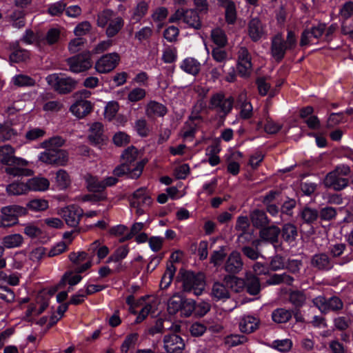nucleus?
<instances>
[{"label":"nucleus","mask_w":353,"mask_h":353,"mask_svg":"<svg viewBox=\"0 0 353 353\" xmlns=\"http://www.w3.org/2000/svg\"><path fill=\"white\" fill-rule=\"evenodd\" d=\"M296 44V36L292 30L288 31L285 40L281 33H277L271 39L270 54L276 62H281L286 52L293 50Z\"/></svg>","instance_id":"f257e3e1"},{"label":"nucleus","mask_w":353,"mask_h":353,"mask_svg":"<svg viewBox=\"0 0 353 353\" xmlns=\"http://www.w3.org/2000/svg\"><path fill=\"white\" fill-rule=\"evenodd\" d=\"M350 173V166L343 164L337 165L334 170L327 174L324 179V185L336 191H341L348 186L349 179L346 176Z\"/></svg>","instance_id":"f03ea898"},{"label":"nucleus","mask_w":353,"mask_h":353,"mask_svg":"<svg viewBox=\"0 0 353 353\" xmlns=\"http://www.w3.org/2000/svg\"><path fill=\"white\" fill-rule=\"evenodd\" d=\"M179 274L181 276L184 292H192L196 296L201 294L205 288L204 275L203 274H195L193 272L181 270Z\"/></svg>","instance_id":"7ed1b4c3"},{"label":"nucleus","mask_w":353,"mask_h":353,"mask_svg":"<svg viewBox=\"0 0 353 353\" xmlns=\"http://www.w3.org/2000/svg\"><path fill=\"white\" fill-rule=\"evenodd\" d=\"M46 81L51 88L60 94H67L74 90L78 81L71 77L52 74L46 77Z\"/></svg>","instance_id":"20e7f679"},{"label":"nucleus","mask_w":353,"mask_h":353,"mask_svg":"<svg viewBox=\"0 0 353 353\" xmlns=\"http://www.w3.org/2000/svg\"><path fill=\"white\" fill-rule=\"evenodd\" d=\"M234 99L232 97H226L222 92L212 95L209 108L214 110L220 118L224 119L232 111Z\"/></svg>","instance_id":"39448f33"},{"label":"nucleus","mask_w":353,"mask_h":353,"mask_svg":"<svg viewBox=\"0 0 353 353\" xmlns=\"http://www.w3.org/2000/svg\"><path fill=\"white\" fill-rule=\"evenodd\" d=\"M312 303L324 314L330 312L339 314L344 307L343 301L335 295L328 299L323 295L318 296L312 299Z\"/></svg>","instance_id":"423d86ee"},{"label":"nucleus","mask_w":353,"mask_h":353,"mask_svg":"<svg viewBox=\"0 0 353 353\" xmlns=\"http://www.w3.org/2000/svg\"><path fill=\"white\" fill-rule=\"evenodd\" d=\"M26 214L27 209L18 205L3 207L1 209L0 219L3 225H5L3 228L17 225L19 222V216Z\"/></svg>","instance_id":"0eeeda50"},{"label":"nucleus","mask_w":353,"mask_h":353,"mask_svg":"<svg viewBox=\"0 0 353 353\" xmlns=\"http://www.w3.org/2000/svg\"><path fill=\"white\" fill-rule=\"evenodd\" d=\"M69 70L73 73L85 72L92 68L91 54L86 51L66 59Z\"/></svg>","instance_id":"6e6552de"},{"label":"nucleus","mask_w":353,"mask_h":353,"mask_svg":"<svg viewBox=\"0 0 353 353\" xmlns=\"http://www.w3.org/2000/svg\"><path fill=\"white\" fill-rule=\"evenodd\" d=\"M39 159L48 164L57 166L65 165L68 161V154L65 150L56 148H47L41 152Z\"/></svg>","instance_id":"1a4fd4ad"},{"label":"nucleus","mask_w":353,"mask_h":353,"mask_svg":"<svg viewBox=\"0 0 353 353\" xmlns=\"http://www.w3.org/2000/svg\"><path fill=\"white\" fill-rule=\"evenodd\" d=\"M148 161L142 159L136 162V165L134 168L128 166L126 163H121L117 165L113 170V174L117 177H121L126 176L130 179H138L142 174L143 168Z\"/></svg>","instance_id":"9d476101"},{"label":"nucleus","mask_w":353,"mask_h":353,"mask_svg":"<svg viewBox=\"0 0 353 353\" xmlns=\"http://www.w3.org/2000/svg\"><path fill=\"white\" fill-rule=\"evenodd\" d=\"M120 56L117 52L108 53L100 57L94 68L99 73L105 74L112 71L119 64Z\"/></svg>","instance_id":"9b49d317"},{"label":"nucleus","mask_w":353,"mask_h":353,"mask_svg":"<svg viewBox=\"0 0 353 353\" xmlns=\"http://www.w3.org/2000/svg\"><path fill=\"white\" fill-rule=\"evenodd\" d=\"M183 339L176 334H168L163 337V347L169 353H182L185 348Z\"/></svg>","instance_id":"f8f14e48"},{"label":"nucleus","mask_w":353,"mask_h":353,"mask_svg":"<svg viewBox=\"0 0 353 353\" xmlns=\"http://www.w3.org/2000/svg\"><path fill=\"white\" fill-rule=\"evenodd\" d=\"M237 71L241 77H248L251 74V55L245 47H241L239 50Z\"/></svg>","instance_id":"ddd939ff"},{"label":"nucleus","mask_w":353,"mask_h":353,"mask_svg":"<svg viewBox=\"0 0 353 353\" xmlns=\"http://www.w3.org/2000/svg\"><path fill=\"white\" fill-rule=\"evenodd\" d=\"M248 33L253 42H257L267 36L265 25L259 18H253L248 24Z\"/></svg>","instance_id":"4468645a"},{"label":"nucleus","mask_w":353,"mask_h":353,"mask_svg":"<svg viewBox=\"0 0 353 353\" xmlns=\"http://www.w3.org/2000/svg\"><path fill=\"white\" fill-rule=\"evenodd\" d=\"M14 149L10 145L0 146V163L6 165H27V161L17 158L14 155Z\"/></svg>","instance_id":"2eb2a0df"},{"label":"nucleus","mask_w":353,"mask_h":353,"mask_svg":"<svg viewBox=\"0 0 353 353\" xmlns=\"http://www.w3.org/2000/svg\"><path fill=\"white\" fill-rule=\"evenodd\" d=\"M61 214L67 225L75 228L79 223L83 210L79 206L72 205L62 209Z\"/></svg>","instance_id":"dca6fc26"},{"label":"nucleus","mask_w":353,"mask_h":353,"mask_svg":"<svg viewBox=\"0 0 353 353\" xmlns=\"http://www.w3.org/2000/svg\"><path fill=\"white\" fill-rule=\"evenodd\" d=\"M310 265L319 271H329L334 267V263L329 255L325 252L314 254L310 259Z\"/></svg>","instance_id":"f3484780"},{"label":"nucleus","mask_w":353,"mask_h":353,"mask_svg":"<svg viewBox=\"0 0 353 353\" xmlns=\"http://www.w3.org/2000/svg\"><path fill=\"white\" fill-rule=\"evenodd\" d=\"M243 262L241 256L237 251L232 252L228 256L224 269L230 274H237L242 270Z\"/></svg>","instance_id":"a211bd4d"},{"label":"nucleus","mask_w":353,"mask_h":353,"mask_svg":"<svg viewBox=\"0 0 353 353\" xmlns=\"http://www.w3.org/2000/svg\"><path fill=\"white\" fill-rule=\"evenodd\" d=\"M88 139L93 145H100L107 140L104 134L103 126L101 123H92L89 130Z\"/></svg>","instance_id":"6ab92c4d"},{"label":"nucleus","mask_w":353,"mask_h":353,"mask_svg":"<svg viewBox=\"0 0 353 353\" xmlns=\"http://www.w3.org/2000/svg\"><path fill=\"white\" fill-rule=\"evenodd\" d=\"M168 112L167 108L156 101H150L145 105V114L148 119L164 117Z\"/></svg>","instance_id":"aec40b11"},{"label":"nucleus","mask_w":353,"mask_h":353,"mask_svg":"<svg viewBox=\"0 0 353 353\" xmlns=\"http://www.w3.org/2000/svg\"><path fill=\"white\" fill-rule=\"evenodd\" d=\"M281 234V229L276 225H266L259 232V236L264 241L272 244L279 242V236Z\"/></svg>","instance_id":"412c9836"},{"label":"nucleus","mask_w":353,"mask_h":353,"mask_svg":"<svg viewBox=\"0 0 353 353\" xmlns=\"http://www.w3.org/2000/svg\"><path fill=\"white\" fill-rule=\"evenodd\" d=\"M70 110L77 117L81 119L88 115L92 111V105L90 101L87 100H77L70 107Z\"/></svg>","instance_id":"4be33fe9"},{"label":"nucleus","mask_w":353,"mask_h":353,"mask_svg":"<svg viewBox=\"0 0 353 353\" xmlns=\"http://www.w3.org/2000/svg\"><path fill=\"white\" fill-rule=\"evenodd\" d=\"M259 319L252 316H243L239 323V330L245 334H251L259 329Z\"/></svg>","instance_id":"5701e85b"},{"label":"nucleus","mask_w":353,"mask_h":353,"mask_svg":"<svg viewBox=\"0 0 353 353\" xmlns=\"http://www.w3.org/2000/svg\"><path fill=\"white\" fill-rule=\"evenodd\" d=\"M250 219L252 225L261 230L270 223V219L266 213L261 210L256 209L250 214Z\"/></svg>","instance_id":"b1692460"},{"label":"nucleus","mask_w":353,"mask_h":353,"mask_svg":"<svg viewBox=\"0 0 353 353\" xmlns=\"http://www.w3.org/2000/svg\"><path fill=\"white\" fill-rule=\"evenodd\" d=\"M246 291L250 295H257L261 292L259 279L252 273H247L244 279Z\"/></svg>","instance_id":"393cba45"},{"label":"nucleus","mask_w":353,"mask_h":353,"mask_svg":"<svg viewBox=\"0 0 353 353\" xmlns=\"http://www.w3.org/2000/svg\"><path fill=\"white\" fill-rule=\"evenodd\" d=\"M10 49L12 52L10 54V60L12 62L19 63L26 61L29 57L28 51L21 49L18 42L10 44Z\"/></svg>","instance_id":"a878e982"},{"label":"nucleus","mask_w":353,"mask_h":353,"mask_svg":"<svg viewBox=\"0 0 353 353\" xmlns=\"http://www.w3.org/2000/svg\"><path fill=\"white\" fill-rule=\"evenodd\" d=\"M183 22L186 23L188 27L195 30H200L202 27L201 18L199 13L194 9L185 10Z\"/></svg>","instance_id":"bb28decb"},{"label":"nucleus","mask_w":353,"mask_h":353,"mask_svg":"<svg viewBox=\"0 0 353 353\" xmlns=\"http://www.w3.org/2000/svg\"><path fill=\"white\" fill-rule=\"evenodd\" d=\"M152 203V199L145 194L144 189H139L133 194V198L130 201L132 207L149 206Z\"/></svg>","instance_id":"cd10ccee"},{"label":"nucleus","mask_w":353,"mask_h":353,"mask_svg":"<svg viewBox=\"0 0 353 353\" xmlns=\"http://www.w3.org/2000/svg\"><path fill=\"white\" fill-rule=\"evenodd\" d=\"M139 150L133 145H131L123 150L121 154V161L131 167L134 168L136 165L134 162L139 158Z\"/></svg>","instance_id":"c85d7f7f"},{"label":"nucleus","mask_w":353,"mask_h":353,"mask_svg":"<svg viewBox=\"0 0 353 353\" xmlns=\"http://www.w3.org/2000/svg\"><path fill=\"white\" fill-rule=\"evenodd\" d=\"M27 183L29 191H45L50 186L49 181L43 177H34L28 179Z\"/></svg>","instance_id":"c756f323"},{"label":"nucleus","mask_w":353,"mask_h":353,"mask_svg":"<svg viewBox=\"0 0 353 353\" xmlns=\"http://www.w3.org/2000/svg\"><path fill=\"white\" fill-rule=\"evenodd\" d=\"M281 234L283 240L290 243L294 242L298 236L297 228L294 224L288 223L283 225Z\"/></svg>","instance_id":"7c9ffc66"},{"label":"nucleus","mask_w":353,"mask_h":353,"mask_svg":"<svg viewBox=\"0 0 353 353\" xmlns=\"http://www.w3.org/2000/svg\"><path fill=\"white\" fill-rule=\"evenodd\" d=\"M85 181L86 183V188L90 192H101L105 190L103 180H99L97 176L86 174L85 176Z\"/></svg>","instance_id":"2f4dec72"},{"label":"nucleus","mask_w":353,"mask_h":353,"mask_svg":"<svg viewBox=\"0 0 353 353\" xmlns=\"http://www.w3.org/2000/svg\"><path fill=\"white\" fill-rule=\"evenodd\" d=\"M223 282L228 288L236 293L241 292L245 286L244 279L230 275L225 276Z\"/></svg>","instance_id":"473e14b6"},{"label":"nucleus","mask_w":353,"mask_h":353,"mask_svg":"<svg viewBox=\"0 0 353 353\" xmlns=\"http://www.w3.org/2000/svg\"><path fill=\"white\" fill-rule=\"evenodd\" d=\"M212 295L218 300L228 299L230 297L228 288L225 283L215 282L212 288Z\"/></svg>","instance_id":"72a5a7b5"},{"label":"nucleus","mask_w":353,"mask_h":353,"mask_svg":"<svg viewBox=\"0 0 353 353\" xmlns=\"http://www.w3.org/2000/svg\"><path fill=\"white\" fill-rule=\"evenodd\" d=\"M27 165H12L6 168L5 172L13 176H30L33 174V171L30 169L25 168Z\"/></svg>","instance_id":"f704fd0d"},{"label":"nucleus","mask_w":353,"mask_h":353,"mask_svg":"<svg viewBox=\"0 0 353 353\" xmlns=\"http://www.w3.org/2000/svg\"><path fill=\"white\" fill-rule=\"evenodd\" d=\"M6 192L9 195H21L29 192L28 183L14 181L6 187Z\"/></svg>","instance_id":"c9c22d12"},{"label":"nucleus","mask_w":353,"mask_h":353,"mask_svg":"<svg viewBox=\"0 0 353 353\" xmlns=\"http://www.w3.org/2000/svg\"><path fill=\"white\" fill-rule=\"evenodd\" d=\"M176 268L173 265L172 262H170L167 265V268L163 275L162 276L161 282H160V288L161 289H166L171 284L174 274L176 272Z\"/></svg>","instance_id":"e433bc0d"},{"label":"nucleus","mask_w":353,"mask_h":353,"mask_svg":"<svg viewBox=\"0 0 353 353\" xmlns=\"http://www.w3.org/2000/svg\"><path fill=\"white\" fill-rule=\"evenodd\" d=\"M201 64L193 58L185 59L181 65V68L185 72L196 75L200 71Z\"/></svg>","instance_id":"4c0bfd02"},{"label":"nucleus","mask_w":353,"mask_h":353,"mask_svg":"<svg viewBox=\"0 0 353 353\" xmlns=\"http://www.w3.org/2000/svg\"><path fill=\"white\" fill-rule=\"evenodd\" d=\"M23 243V238L19 234H13L4 236L2 239L3 247L6 248H18Z\"/></svg>","instance_id":"58836bf2"},{"label":"nucleus","mask_w":353,"mask_h":353,"mask_svg":"<svg viewBox=\"0 0 353 353\" xmlns=\"http://www.w3.org/2000/svg\"><path fill=\"white\" fill-rule=\"evenodd\" d=\"M124 24V21L123 19L117 16L108 24V27L106 28V35L108 37H114L123 28Z\"/></svg>","instance_id":"ea45409f"},{"label":"nucleus","mask_w":353,"mask_h":353,"mask_svg":"<svg viewBox=\"0 0 353 353\" xmlns=\"http://www.w3.org/2000/svg\"><path fill=\"white\" fill-rule=\"evenodd\" d=\"M294 281L292 276L283 274H274L268 280L267 283L269 285H279L281 283H285L287 285H292Z\"/></svg>","instance_id":"a19ab883"},{"label":"nucleus","mask_w":353,"mask_h":353,"mask_svg":"<svg viewBox=\"0 0 353 353\" xmlns=\"http://www.w3.org/2000/svg\"><path fill=\"white\" fill-rule=\"evenodd\" d=\"M300 216L304 223L312 224L319 217V212L316 209L305 207L300 212Z\"/></svg>","instance_id":"79ce46f5"},{"label":"nucleus","mask_w":353,"mask_h":353,"mask_svg":"<svg viewBox=\"0 0 353 353\" xmlns=\"http://www.w3.org/2000/svg\"><path fill=\"white\" fill-rule=\"evenodd\" d=\"M272 318L275 323H284L292 318V312L284 308H278L273 311Z\"/></svg>","instance_id":"37998d69"},{"label":"nucleus","mask_w":353,"mask_h":353,"mask_svg":"<svg viewBox=\"0 0 353 353\" xmlns=\"http://www.w3.org/2000/svg\"><path fill=\"white\" fill-rule=\"evenodd\" d=\"M118 15L110 9L104 10L100 12L97 15V26L104 28L107 26L112 19H114Z\"/></svg>","instance_id":"c03bdc74"},{"label":"nucleus","mask_w":353,"mask_h":353,"mask_svg":"<svg viewBox=\"0 0 353 353\" xmlns=\"http://www.w3.org/2000/svg\"><path fill=\"white\" fill-rule=\"evenodd\" d=\"M289 301L296 307H301L305 303L306 295L303 291L293 290L290 292Z\"/></svg>","instance_id":"a18cd8bd"},{"label":"nucleus","mask_w":353,"mask_h":353,"mask_svg":"<svg viewBox=\"0 0 353 353\" xmlns=\"http://www.w3.org/2000/svg\"><path fill=\"white\" fill-rule=\"evenodd\" d=\"M211 39L218 47L221 48L225 46L228 42L225 32L219 28L212 30Z\"/></svg>","instance_id":"49530a36"},{"label":"nucleus","mask_w":353,"mask_h":353,"mask_svg":"<svg viewBox=\"0 0 353 353\" xmlns=\"http://www.w3.org/2000/svg\"><path fill=\"white\" fill-rule=\"evenodd\" d=\"M183 299L176 294H174L168 302V311L170 314H175L178 311L181 310L183 307Z\"/></svg>","instance_id":"de8ad7c7"},{"label":"nucleus","mask_w":353,"mask_h":353,"mask_svg":"<svg viewBox=\"0 0 353 353\" xmlns=\"http://www.w3.org/2000/svg\"><path fill=\"white\" fill-rule=\"evenodd\" d=\"M12 83L17 87L34 86L36 83L34 79L26 74H17L12 78Z\"/></svg>","instance_id":"09e8293b"},{"label":"nucleus","mask_w":353,"mask_h":353,"mask_svg":"<svg viewBox=\"0 0 353 353\" xmlns=\"http://www.w3.org/2000/svg\"><path fill=\"white\" fill-rule=\"evenodd\" d=\"M56 183L57 187L61 190L68 188L70 183L69 174L64 170H59L56 173Z\"/></svg>","instance_id":"8fccbe9b"},{"label":"nucleus","mask_w":353,"mask_h":353,"mask_svg":"<svg viewBox=\"0 0 353 353\" xmlns=\"http://www.w3.org/2000/svg\"><path fill=\"white\" fill-rule=\"evenodd\" d=\"M270 346L281 352H288L292 347V341L289 339L276 340L272 342Z\"/></svg>","instance_id":"3c124183"},{"label":"nucleus","mask_w":353,"mask_h":353,"mask_svg":"<svg viewBox=\"0 0 353 353\" xmlns=\"http://www.w3.org/2000/svg\"><path fill=\"white\" fill-rule=\"evenodd\" d=\"M27 208L32 211H43L48 208V201L43 199H34L28 203Z\"/></svg>","instance_id":"603ef678"},{"label":"nucleus","mask_w":353,"mask_h":353,"mask_svg":"<svg viewBox=\"0 0 353 353\" xmlns=\"http://www.w3.org/2000/svg\"><path fill=\"white\" fill-rule=\"evenodd\" d=\"M248 338L241 334H230L225 338V343L229 347H234L245 343Z\"/></svg>","instance_id":"864d4df0"},{"label":"nucleus","mask_w":353,"mask_h":353,"mask_svg":"<svg viewBox=\"0 0 353 353\" xmlns=\"http://www.w3.org/2000/svg\"><path fill=\"white\" fill-rule=\"evenodd\" d=\"M146 96V91L141 88H133L128 94V99L130 102H137L143 99Z\"/></svg>","instance_id":"5fc2aeb1"},{"label":"nucleus","mask_w":353,"mask_h":353,"mask_svg":"<svg viewBox=\"0 0 353 353\" xmlns=\"http://www.w3.org/2000/svg\"><path fill=\"white\" fill-rule=\"evenodd\" d=\"M226 256L225 247H220L218 250H214L210 256V263L214 266L220 265Z\"/></svg>","instance_id":"6e6d98bb"},{"label":"nucleus","mask_w":353,"mask_h":353,"mask_svg":"<svg viewBox=\"0 0 353 353\" xmlns=\"http://www.w3.org/2000/svg\"><path fill=\"white\" fill-rule=\"evenodd\" d=\"M129 252L127 246H121L118 248L115 252L108 258V262L114 261L119 262L125 259Z\"/></svg>","instance_id":"4d7b16f0"},{"label":"nucleus","mask_w":353,"mask_h":353,"mask_svg":"<svg viewBox=\"0 0 353 353\" xmlns=\"http://www.w3.org/2000/svg\"><path fill=\"white\" fill-rule=\"evenodd\" d=\"M225 21L228 24H234L236 20V10L234 3H230L225 7Z\"/></svg>","instance_id":"13d9d810"},{"label":"nucleus","mask_w":353,"mask_h":353,"mask_svg":"<svg viewBox=\"0 0 353 353\" xmlns=\"http://www.w3.org/2000/svg\"><path fill=\"white\" fill-rule=\"evenodd\" d=\"M336 210L332 207L323 208L319 212L320 219L326 221L333 220L336 216Z\"/></svg>","instance_id":"bf43d9fd"},{"label":"nucleus","mask_w":353,"mask_h":353,"mask_svg":"<svg viewBox=\"0 0 353 353\" xmlns=\"http://www.w3.org/2000/svg\"><path fill=\"white\" fill-rule=\"evenodd\" d=\"M138 340V334L132 333L126 336L121 346L122 353H127L129 349L134 346Z\"/></svg>","instance_id":"052dcab7"},{"label":"nucleus","mask_w":353,"mask_h":353,"mask_svg":"<svg viewBox=\"0 0 353 353\" xmlns=\"http://www.w3.org/2000/svg\"><path fill=\"white\" fill-rule=\"evenodd\" d=\"M134 128L138 134L142 137H145L149 134L150 129L145 119H140L136 121Z\"/></svg>","instance_id":"680f3d73"},{"label":"nucleus","mask_w":353,"mask_h":353,"mask_svg":"<svg viewBox=\"0 0 353 353\" xmlns=\"http://www.w3.org/2000/svg\"><path fill=\"white\" fill-rule=\"evenodd\" d=\"M285 267V259L280 255L273 256L270 262V269L272 271H278Z\"/></svg>","instance_id":"e2e57ef3"},{"label":"nucleus","mask_w":353,"mask_h":353,"mask_svg":"<svg viewBox=\"0 0 353 353\" xmlns=\"http://www.w3.org/2000/svg\"><path fill=\"white\" fill-rule=\"evenodd\" d=\"M196 303L192 299H183V307L181 308V313L185 316H190L193 311L195 310Z\"/></svg>","instance_id":"0e129e2a"},{"label":"nucleus","mask_w":353,"mask_h":353,"mask_svg":"<svg viewBox=\"0 0 353 353\" xmlns=\"http://www.w3.org/2000/svg\"><path fill=\"white\" fill-rule=\"evenodd\" d=\"M148 9V6L145 2H140L134 11L132 19L139 21L146 14Z\"/></svg>","instance_id":"69168bd1"},{"label":"nucleus","mask_w":353,"mask_h":353,"mask_svg":"<svg viewBox=\"0 0 353 353\" xmlns=\"http://www.w3.org/2000/svg\"><path fill=\"white\" fill-rule=\"evenodd\" d=\"M0 299L6 303H12L14 301L15 295L12 290L7 286H0Z\"/></svg>","instance_id":"338daca9"},{"label":"nucleus","mask_w":353,"mask_h":353,"mask_svg":"<svg viewBox=\"0 0 353 353\" xmlns=\"http://www.w3.org/2000/svg\"><path fill=\"white\" fill-rule=\"evenodd\" d=\"M339 14L343 19H349L353 14V1H349L345 2L342 6Z\"/></svg>","instance_id":"774afa93"}]
</instances>
